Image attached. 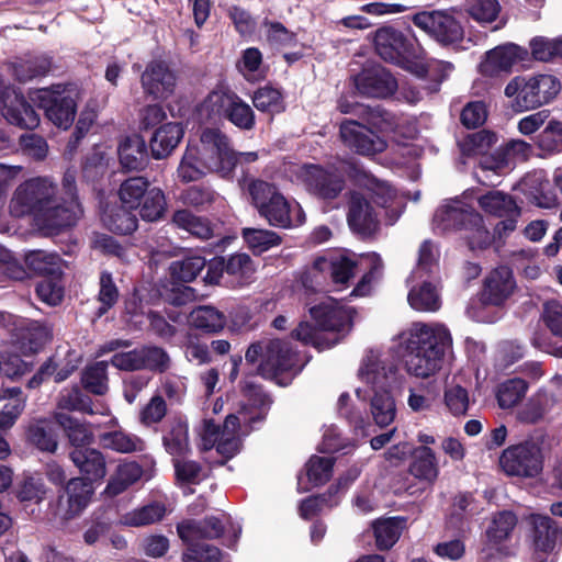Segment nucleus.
Here are the masks:
<instances>
[{"label":"nucleus","mask_w":562,"mask_h":562,"mask_svg":"<svg viewBox=\"0 0 562 562\" xmlns=\"http://www.w3.org/2000/svg\"><path fill=\"white\" fill-rule=\"evenodd\" d=\"M479 205L485 213L496 217L520 215V207L513 196L501 191H491L480 196Z\"/></svg>","instance_id":"obj_34"},{"label":"nucleus","mask_w":562,"mask_h":562,"mask_svg":"<svg viewBox=\"0 0 562 562\" xmlns=\"http://www.w3.org/2000/svg\"><path fill=\"white\" fill-rule=\"evenodd\" d=\"M311 318L329 337H339V341L352 327L355 312L330 296L323 297L308 308Z\"/></svg>","instance_id":"obj_11"},{"label":"nucleus","mask_w":562,"mask_h":562,"mask_svg":"<svg viewBox=\"0 0 562 562\" xmlns=\"http://www.w3.org/2000/svg\"><path fill=\"white\" fill-rule=\"evenodd\" d=\"M386 119L381 112H370L367 125L345 120L339 127L342 143L358 154L373 156L385 148Z\"/></svg>","instance_id":"obj_7"},{"label":"nucleus","mask_w":562,"mask_h":562,"mask_svg":"<svg viewBox=\"0 0 562 562\" xmlns=\"http://www.w3.org/2000/svg\"><path fill=\"white\" fill-rule=\"evenodd\" d=\"M148 181L143 177H133L125 180L120 187V199L124 205L135 209L149 190Z\"/></svg>","instance_id":"obj_50"},{"label":"nucleus","mask_w":562,"mask_h":562,"mask_svg":"<svg viewBox=\"0 0 562 562\" xmlns=\"http://www.w3.org/2000/svg\"><path fill=\"white\" fill-rule=\"evenodd\" d=\"M247 403L240 406L239 413L249 424L261 422L266 418L271 400L261 392V389H243Z\"/></svg>","instance_id":"obj_36"},{"label":"nucleus","mask_w":562,"mask_h":562,"mask_svg":"<svg viewBox=\"0 0 562 562\" xmlns=\"http://www.w3.org/2000/svg\"><path fill=\"white\" fill-rule=\"evenodd\" d=\"M251 203L271 226L289 228L304 223L305 214L295 201H289L269 182L254 180L248 186Z\"/></svg>","instance_id":"obj_5"},{"label":"nucleus","mask_w":562,"mask_h":562,"mask_svg":"<svg viewBox=\"0 0 562 562\" xmlns=\"http://www.w3.org/2000/svg\"><path fill=\"white\" fill-rule=\"evenodd\" d=\"M530 49L535 59L550 61L555 57H562V41L538 36L531 40Z\"/></svg>","instance_id":"obj_57"},{"label":"nucleus","mask_w":562,"mask_h":562,"mask_svg":"<svg viewBox=\"0 0 562 562\" xmlns=\"http://www.w3.org/2000/svg\"><path fill=\"white\" fill-rule=\"evenodd\" d=\"M243 238L254 254L260 255L272 247L279 246L280 236L269 229L244 228Z\"/></svg>","instance_id":"obj_46"},{"label":"nucleus","mask_w":562,"mask_h":562,"mask_svg":"<svg viewBox=\"0 0 562 562\" xmlns=\"http://www.w3.org/2000/svg\"><path fill=\"white\" fill-rule=\"evenodd\" d=\"M206 260L201 256H189L170 265V276L175 281L191 282L205 267Z\"/></svg>","instance_id":"obj_47"},{"label":"nucleus","mask_w":562,"mask_h":562,"mask_svg":"<svg viewBox=\"0 0 562 562\" xmlns=\"http://www.w3.org/2000/svg\"><path fill=\"white\" fill-rule=\"evenodd\" d=\"M497 142L495 133L482 130L468 135L462 143V151L468 156H485Z\"/></svg>","instance_id":"obj_54"},{"label":"nucleus","mask_w":562,"mask_h":562,"mask_svg":"<svg viewBox=\"0 0 562 562\" xmlns=\"http://www.w3.org/2000/svg\"><path fill=\"white\" fill-rule=\"evenodd\" d=\"M108 390L109 389H70L66 395L60 396L58 408L94 414L93 403L87 391L95 395H104Z\"/></svg>","instance_id":"obj_39"},{"label":"nucleus","mask_w":562,"mask_h":562,"mask_svg":"<svg viewBox=\"0 0 562 562\" xmlns=\"http://www.w3.org/2000/svg\"><path fill=\"white\" fill-rule=\"evenodd\" d=\"M358 262L356 254L339 250L317 258L313 263V271L326 273L334 284L345 286L355 277Z\"/></svg>","instance_id":"obj_17"},{"label":"nucleus","mask_w":562,"mask_h":562,"mask_svg":"<svg viewBox=\"0 0 562 562\" xmlns=\"http://www.w3.org/2000/svg\"><path fill=\"white\" fill-rule=\"evenodd\" d=\"M225 526L216 516L201 520L187 519L177 525L179 538L187 544L183 562H220L222 552L203 540L218 539L224 535Z\"/></svg>","instance_id":"obj_6"},{"label":"nucleus","mask_w":562,"mask_h":562,"mask_svg":"<svg viewBox=\"0 0 562 562\" xmlns=\"http://www.w3.org/2000/svg\"><path fill=\"white\" fill-rule=\"evenodd\" d=\"M0 109L5 120L23 128H34L40 123L37 113L29 105L22 94L7 89L0 100Z\"/></svg>","instance_id":"obj_20"},{"label":"nucleus","mask_w":562,"mask_h":562,"mask_svg":"<svg viewBox=\"0 0 562 562\" xmlns=\"http://www.w3.org/2000/svg\"><path fill=\"white\" fill-rule=\"evenodd\" d=\"M476 499L472 492H459L452 497L448 515L446 517V527L458 535L464 533L469 529L472 517L476 514Z\"/></svg>","instance_id":"obj_22"},{"label":"nucleus","mask_w":562,"mask_h":562,"mask_svg":"<svg viewBox=\"0 0 562 562\" xmlns=\"http://www.w3.org/2000/svg\"><path fill=\"white\" fill-rule=\"evenodd\" d=\"M413 22L442 45H453L463 38L461 24L445 12H419L414 15Z\"/></svg>","instance_id":"obj_14"},{"label":"nucleus","mask_w":562,"mask_h":562,"mask_svg":"<svg viewBox=\"0 0 562 562\" xmlns=\"http://www.w3.org/2000/svg\"><path fill=\"white\" fill-rule=\"evenodd\" d=\"M499 464L506 474L520 477H536L543 469V454L540 446L533 441H524L506 448Z\"/></svg>","instance_id":"obj_9"},{"label":"nucleus","mask_w":562,"mask_h":562,"mask_svg":"<svg viewBox=\"0 0 562 562\" xmlns=\"http://www.w3.org/2000/svg\"><path fill=\"white\" fill-rule=\"evenodd\" d=\"M335 458L312 456L306 463V475L314 486L326 484L333 476Z\"/></svg>","instance_id":"obj_49"},{"label":"nucleus","mask_w":562,"mask_h":562,"mask_svg":"<svg viewBox=\"0 0 562 562\" xmlns=\"http://www.w3.org/2000/svg\"><path fill=\"white\" fill-rule=\"evenodd\" d=\"M487 108L483 101H471L464 105L460 114L462 125L468 128H475L485 123Z\"/></svg>","instance_id":"obj_62"},{"label":"nucleus","mask_w":562,"mask_h":562,"mask_svg":"<svg viewBox=\"0 0 562 562\" xmlns=\"http://www.w3.org/2000/svg\"><path fill=\"white\" fill-rule=\"evenodd\" d=\"M252 103L257 110L271 114L280 113L285 109L280 90L268 86L258 89L254 93Z\"/></svg>","instance_id":"obj_53"},{"label":"nucleus","mask_w":562,"mask_h":562,"mask_svg":"<svg viewBox=\"0 0 562 562\" xmlns=\"http://www.w3.org/2000/svg\"><path fill=\"white\" fill-rule=\"evenodd\" d=\"M297 355L290 342L274 339L265 346L263 360L259 366V373L267 380L276 381L278 384H286L291 371L297 372Z\"/></svg>","instance_id":"obj_12"},{"label":"nucleus","mask_w":562,"mask_h":562,"mask_svg":"<svg viewBox=\"0 0 562 562\" xmlns=\"http://www.w3.org/2000/svg\"><path fill=\"white\" fill-rule=\"evenodd\" d=\"M184 136V126L180 122H166L159 125L149 139L154 158L168 157L180 144Z\"/></svg>","instance_id":"obj_25"},{"label":"nucleus","mask_w":562,"mask_h":562,"mask_svg":"<svg viewBox=\"0 0 562 562\" xmlns=\"http://www.w3.org/2000/svg\"><path fill=\"white\" fill-rule=\"evenodd\" d=\"M439 252L430 240H425L419 248L418 263L416 273L423 276H434L439 270Z\"/></svg>","instance_id":"obj_59"},{"label":"nucleus","mask_w":562,"mask_h":562,"mask_svg":"<svg viewBox=\"0 0 562 562\" xmlns=\"http://www.w3.org/2000/svg\"><path fill=\"white\" fill-rule=\"evenodd\" d=\"M237 160V151L222 131L203 128L198 138L189 140L177 177L184 183L198 181L210 173L231 178Z\"/></svg>","instance_id":"obj_3"},{"label":"nucleus","mask_w":562,"mask_h":562,"mask_svg":"<svg viewBox=\"0 0 562 562\" xmlns=\"http://www.w3.org/2000/svg\"><path fill=\"white\" fill-rule=\"evenodd\" d=\"M50 67V61L45 57L22 60L13 66L14 76L19 81H27L37 76L45 75Z\"/></svg>","instance_id":"obj_58"},{"label":"nucleus","mask_w":562,"mask_h":562,"mask_svg":"<svg viewBox=\"0 0 562 562\" xmlns=\"http://www.w3.org/2000/svg\"><path fill=\"white\" fill-rule=\"evenodd\" d=\"M176 480L180 484H200L206 475L200 462L188 460L186 457L172 458Z\"/></svg>","instance_id":"obj_51"},{"label":"nucleus","mask_w":562,"mask_h":562,"mask_svg":"<svg viewBox=\"0 0 562 562\" xmlns=\"http://www.w3.org/2000/svg\"><path fill=\"white\" fill-rule=\"evenodd\" d=\"M189 324L205 333H218L226 325V316L211 305L198 306L189 315Z\"/></svg>","instance_id":"obj_35"},{"label":"nucleus","mask_w":562,"mask_h":562,"mask_svg":"<svg viewBox=\"0 0 562 562\" xmlns=\"http://www.w3.org/2000/svg\"><path fill=\"white\" fill-rule=\"evenodd\" d=\"M69 456L82 476L67 481L57 496L54 515L63 520H71L86 509L94 493L93 483L102 481L106 474L105 458L99 450L74 449Z\"/></svg>","instance_id":"obj_4"},{"label":"nucleus","mask_w":562,"mask_h":562,"mask_svg":"<svg viewBox=\"0 0 562 562\" xmlns=\"http://www.w3.org/2000/svg\"><path fill=\"white\" fill-rule=\"evenodd\" d=\"M25 436L27 442L40 451L55 453L57 450L58 435L53 420L44 418L31 422Z\"/></svg>","instance_id":"obj_28"},{"label":"nucleus","mask_w":562,"mask_h":562,"mask_svg":"<svg viewBox=\"0 0 562 562\" xmlns=\"http://www.w3.org/2000/svg\"><path fill=\"white\" fill-rule=\"evenodd\" d=\"M418 69L413 70V75L425 80L423 89L429 93H437L441 83L446 81L452 70V65L442 60H425V57L417 64Z\"/></svg>","instance_id":"obj_27"},{"label":"nucleus","mask_w":562,"mask_h":562,"mask_svg":"<svg viewBox=\"0 0 562 562\" xmlns=\"http://www.w3.org/2000/svg\"><path fill=\"white\" fill-rule=\"evenodd\" d=\"M105 227L116 234H131L137 227V218L130 211L122 206H110L102 215Z\"/></svg>","instance_id":"obj_40"},{"label":"nucleus","mask_w":562,"mask_h":562,"mask_svg":"<svg viewBox=\"0 0 562 562\" xmlns=\"http://www.w3.org/2000/svg\"><path fill=\"white\" fill-rule=\"evenodd\" d=\"M162 443L166 451L173 458L186 457L191 452L189 427L186 422L177 420L164 435Z\"/></svg>","instance_id":"obj_38"},{"label":"nucleus","mask_w":562,"mask_h":562,"mask_svg":"<svg viewBox=\"0 0 562 562\" xmlns=\"http://www.w3.org/2000/svg\"><path fill=\"white\" fill-rule=\"evenodd\" d=\"M165 515V505L154 502L125 514L123 516V524L130 527L147 526L161 520Z\"/></svg>","instance_id":"obj_44"},{"label":"nucleus","mask_w":562,"mask_h":562,"mask_svg":"<svg viewBox=\"0 0 562 562\" xmlns=\"http://www.w3.org/2000/svg\"><path fill=\"white\" fill-rule=\"evenodd\" d=\"M292 337L319 351L329 349L339 342V337H329L326 331L318 327V325L314 326L306 321L300 322V324L292 330Z\"/></svg>","instance_id":"obj_33"},{"label":"nucleus","mask_w":562,"mask_h":562,"mask_svg":"<svg viewBox=\"0 0 562 562\" xmlns=\"http://www.w3.org/2000/svg\"><path fill=\"white\" fill-rule=\"evenodd\" d=\"M465 239L470 249H486L493 240V234L484 225L482 215L479 212L470 215V222L464 228Z\"/></svg>","instance_id":"obj_42"},{"label":"nucleus","mask_w":562,"mask_h":562,"mask_svg":"<svg viewBox=\"0 0 562 562\" xmlns=\"http://www.w3.org/2000/svg\"><path fill=\"white\" fill-rule=\"evenodd\" d=\"M350 228L363 236H372L379 228V221L371 205L358 193H352L347 215Z\"/></svg>","instance_id":"obj_23"},{"label":"nucleus","mask_w":562,"mask_h":562,"mask_svg":"<svg viewBox=\"0 0 562 562\" xmlns=\"http://www.w3.org/2000/svg\"><path fill=\"white\" fill-rule=\"evenodd\" d=\"M475 212L472 206L461 201H452L436 211L434 215L435 229L442 234L451 231H464L470 222V215L475 214Z\"/></svg>","instance_id":"obj_24"},{"label":"nucleus","mask_w":562,"mask_h":562,"mask_svg":"<svg viewBox=\"0 0 562 562\" xmlns=\"http://www.w3.org/2000/svg\"><path fill=\"white\" fill-rule=\"evenodd\" d=\"M140 206V216L146 221H157L166 212L167 203L164 192L158 188L147 191Z\"/></svg>","instance_id":"obj_55"},{"label":"nucleus","mask_w":562,"mask_h":562,"mask_svg":"<svg viewBox=\"0 0 562 562\" xmlns=\"http://www.w3.org/2000/svg\"><path fill=\"white\" fill-rule=\"evenodd\" d=\"M299 177L311 192L325 200L337 198L344 189V180L339 175L319 166H303Z\"/></svg>","instance_id":"obj_18"},{"label":"nucleus","mask_w":562,"mask_h":562,"mask_svg":"<svg viewBox=\"0 0 562 562\" xmlns=\"http://www.w3.org/2000/svg\"><path fill=\"white\" fill-rule=\"evenodd\" d=\"M0 400L5 401L0 411V431L11 429L22 415L27 396L22 389H1Z\"/></svg>","instance_id":"obj_30"},{"label":"nucleus","mask_w":562,"mask_h":562,"mask_svg":"<svg viewBox=\"0 0 562 562\" xmlns=\"http://www.w3.org/2000/svg\"><path fill=\"white\" fill-rule=\"evenodd\" d=\"M515 288L512 270L505 266L497 267L485 278L481 300L484 304L502 305L513 294Z\"/></svg>","instance_id":"obj_21"},{"label":"nucleus","mask_w":562,"mask_h":562,"mask_svg":"<svg viewBox=\"0 0 562 562\" xmlns=\"http://www.w3.org/2000/svg\"><path fill=\"white\" fill-rule=\"evenodd\" d=\"M465 8L469 15L482 25L495 22L501 11L497 0H465Z\"/></svg>","instance_id":"obj_52"},{"label":"nucleus","mask_w":562,"mask_h":562,"mask_svg":"<svg viewBox=\"0 0 562 562\" xmlns=\"http://www.w3.org/2000/svg\"><path fill=\"white\" fill-rule=\"evenodd\" d=\"M202 109L210 114L224 115L241 130H251L255 124V114L251 108L226 88H217L212 91L202 103Z\"/></svg>","instance_id":"obj_10"},{"label":"nucleus","mask_w":562,"mask_h":562,"mask_svg":"<svg viewBox=\"0 0 562 562\" xmlns=\"http://www.w3.org/2000/svg\"><path fill=\"white\" fill-rule=\"evenodd\" d=\"M406 470L416 479L435 482L439 472L435 452L425 446L416 449L414 459Z\"/></svg>","instance_id":"obj_37"},{"label":"nucleus","mask_w":562,"mask_h":562,"mask_svg":"<svg viewBox=\"0 0 562 562\" xmlns=\"http://www.w3.org/2000/svg\"><path fill=\"white\" fill-rule=\"evenodd\" d=\"M31 100L45 110L47 119L56 126L68 128L76 114V102L58 91L47 89L36 90L31 93Z\"/></svg>","instance_id":"obj_15"},{"label":"nucleus","mask_w":562,"mask_h":562,"mask_svg":"<svg viewBox=\"0 0 562 562\" xmlns=\"http://www.w3.org/2000/svg\"><path fill=\"white\" fill-rule=\"evenodd\" d=\"M529 526L533 562H555L562 544V526L550 516L540 514L530 515Z\"/></svg>","instance_id":"obj_8"},{"label":"nucleus","mask_w":562,"mask_h":562,"mask_svg":"<svg viewBox=\"0 0 562 562\" xmlns=\"http://www.w3.org/2000/svg\"><path fill=\"white\" fill-rule=\"evenodd\" d=\"M121 165L127 170H137L144 166L147 148L144 138L137 134L125 137L119 146Z\"/></svg>","instance_id":"obj_32"},{"label":"nucleus","mask_w":562,"mask_h":562,"mask_svg":"<svg viewBox=\"0 0 562 562\" xmlns=\"http://www.w3.org/2000/svg\"><path fill=\"white\" fill-rule=\"evenodd\" d=\"M13 217H31L38 226L61 228L72 225L81 214L75 200L61 206L56 184L46 177L22 182L13 192L9 204Z\"/></svg>","instance_id":"obj_2"},{"label":"nucleus","mask_w":562,"mask_h":562,"mask_svg":"<svg viewBox=\"0 0 562 562\" xmlns=\"http://www.w3.org/2000/svg\"><path fill=\"white\" fill-rule=\"evenodd\" d=\"M389 100L405 101L415 104L422 100L420 91L406 80L396 79L389 72Z\"/></svg>","instance_id":"obj_60"},{"label":"nucleus","mask_w":562,"mask_h":562,"mask_svg":"<svg viewBox=\"0 0 562 562\" xmlns=\"http://www.w3.org/2000/svg\"><path fill=\"white\" fill-rule=\"evenodd\" d=\"M238 70L248 81H257L263 77L262 55L255 47L244 50L240 60L237 64Z\"/></svg>","instance_id":"obj_56"},{"label":"nucleus","mask_w":562,"mask_h":562,"mask_svg":"<svg viewBox=\"0 0 562 562\" xmlns=\"http://www.w3.org/2000/svg\"><path fill=\"white\" fill-rule=\"evenodd\" d=\"M517 525V516L512 510L498 512L486 530L487 540L499 544L509 538Z\"/></svg>","instance_id":"obj_45"},{"label":"nucleus","mask_w":562,"mask_h":562,"mask_svg":"<svg viewBox=\"0 0 562 562\" xmlns=\"http://www.w3.org/2000/svg\"><path fill=\"white\" fill-rule=\"evenodd\" d=\"M425 50L409 29L396 30L389 25V64H393L408 72L417 68L424 58Z\"/></svg>","instance_id":"obj_13"},{"label":"nucleus","mask_w":562,"mask_h":562,"mask_svg":"<svg viewBox=\"0 0 562 562\" xmlns=\"http://www.w3.org/2000/svg\"><path fill=\"white\" fill-rule=\"evenodd\" d=\"M142 87L156 100H166L176 88V77L162 61H151L142 75Z\"/></svg>","instance_id":"obj_19"},{"label":"nucleus","mask_w":562,"mask_h":562,"mask_svg":"<svg viewBox=\"0 0 562 562\" xmlns=\"http://www.w3.org/2000/svg\"><path fill=\"white\" fill-rule=\"evenodd\" d=\"M173 223L198 238L210 239L213 236V227L210 222L187 210L177 211L173 214Z\"/></svg>","instance_id":"obj_43"},{"label":"nucleus","mask_w":562,"mask_h":562,"mask_svg":"<svg viewBox=\"0 0 562 562\" xmlns=\"http://www.w3.org/2000/svg\"><path fill=\"white\" fill-rule=\"evenodd\" d=\"M225 271L243 281H248L255 273L256 268L248 255L235 254L226 261Z\"/></svg>","instance_id":"obj_63"},{"label":"nucleus","mask_w":562,"mask_h":562,"mask_svg":"<svg viewBox=\"0 0 562 562\" xmlns=\"http://www.w3.org/2000/svg\"><path fill=\"white\" fill-rule=\"evenodd\" d=\"M24 261L37 274L57 276L61 272L60 258L56 254L32 250L25 255Z\"/></svg>","instance_id":"obj_41"},{"label":"nucleus","mask_w":562,"mask_h":562,"mask_svg":"<svg viewBox=\"0 0 562 562\" xmlns=\"http://www.w3.org/2000/svg\"><path fill=\"white\" fill-rule=\"evenodd\" d=\"M100 443L103 448L112 449L121 453H131L142 450L143 441L121 430L104 432L100 436Z\"/></svg>","instance_id":"obj_48"},{"label":"nucleus","mask_w":562,"mask_h":562,"mask_svg":"<svg viewBox=\"0 0 562 562\" xmlns=\"http://www.w3.org/2000/svg\"><path fill=\"white\" fill-rule=\"evenodd\" d=\"M393 341L396 353L405 361L406 371L419 379L435 375L452 347L449 329L439 323L414 322Z\"/></svg>","instance_id":"obj_1"},{"label":"nucleus","mask_w":562,"mask_h":562,"mask_svg":"<svg viewBox=\"0 0 562 562\" xmlns=\"http://www.w3.org/2000/svg\"><path fill=\"white\" fill-rule=\"evenodd\" d=\"M411 307L417 312L435 313L441 307V296L435 284L428 281L413 286L407 295Z\"/></svg>","instance_id":"obj_31"},{"label":"nucleus","mask_w":562,"mask_h":562,"mask_svg":"<svg viewBox=\"0 0 562 562\" xmlns=\"http://www.w3.org/2000/svg\"><path fill=\"white\" fill-rule=\"evenodd\" d=\"M561 83L552 75H538L526 78L522 91L516 98L521 111L536 109L551 102L560 92Z\"/></svg>","instance_id":"obj_16"},{"label":"nucleus","mask_w":562,"mask_h":562,"mask_svg":"<svg viewBox=\"0 0 562 562\" xmlns=\"http://www.w3.org/2000/svg\"><path fill=\"white\" fill-rule=\"evenodd\" d=\"M353 81L357 91L366 97H383L386 91L385 70L374 61H368Z\"/></svg>","instance_id":"obj_26"},{"label":"nucleus","mask_w":562,"mask_h":562,"mask_svg":"<svg viewBox=\"0 0 562 562\" xmlns=\"http://www.w3.org/2000/svg\"><path fill=\"white\" fill-rule=\"evenodd\" d=\"M350 396L348 393H342L338 398V413L345 418L348 424L353 428L356 435L360 431L362 435H368L367 426H370L362 413L355 409L349 405Z\"/></svg>","instance_id":"obj_61"},{"label":"nucleus","mask_w":562,"mask_h":562,"mask_svg":"<svg viewBox=\"0 0 562 562\" xmlns=\"http://www.w3.org/2000/svg\"><path fill=\"white\" fill-rule=\"evenodd\" d=\"M54 418L74 449L88 448L93 442L94 435L86 423L63 412L55 413Z\"/></svg>","instance_id":"obj_29"},{"label":"nucleus","mask_w":562,"mask_h":562,"mask_svg":"<svg viewBox=\"0 0 562 562\" xmlns=\"http://www.w3.org/2000/svg\"><path fill=\"white\" fill-rule=\"evenodd\" d=\"M518 49L514 44L498 46L487 53V58L497 68L507 70L516 63Z\"/></svg>","instance_id":"obj_64"}]
</instances>
